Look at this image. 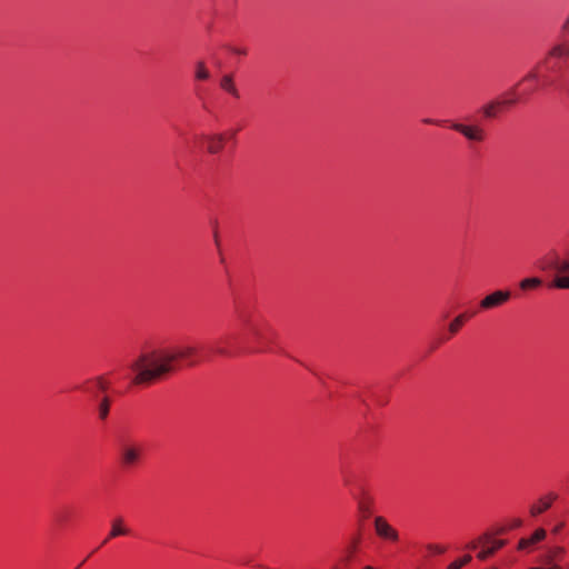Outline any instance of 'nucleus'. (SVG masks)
I'll return each mask as SVG.
<instances>
[{"label": "nucleus", "instance_id": "obj_1", "mask_svg": "<svg viewBox=\"0 0 569 569\" xmlns=\"http://www.w3.org/2000/svg\"><path fill=\"white\" fill-rule=\"evenodd\" d=\"M246 351L241 337L236 331H228L206 346H176L142 353L131 365L136 376L131 385H150L182 366H196L213 357L234 358Z\"/></svg>", "mask_w": 569, "mask_h": 569}, {"label": "nucleus", "instance_id": "obj_2", "mask_svg": "<svg viewBox=\"0 0 569 569\" xmlns=\"http://www.w3.org/2000/svg\"><path fill=\"white\" fill-rule=\"evenodd\" d=\"M232 303L236 319L252 343L249 351H273L277 333L262 316L257 298L249 293H237L233 296Z\"/></svg>", "mask_w": 569, "mask_h": 569}, {"label": "nucleus", "instance_id": "obj_3", "mask_svg": "<svg viewBox=\"0 0 569 569\" xmlns=\"http://www.w3.org/2000/svg\"><path fill=\"white\" fill-rule=\"evenodd\" d=\"M543 87L553 88L569 96V48L553 47L533 68Z\"/></svg>", "mask_w": 569, "mask_h": 569}, {"label": "nucleus", "instance_id": "obj_4", "mask_svg": "<svg viewBox=\"0 0 569 569\" xmlns=\"http://www.w3.org/2000/svg\"><path fill=\"white\" fill-rule=\"evenodd\" d=\"M549 89L543 87L537 70L531 69L525 77H522L512 88L505 92L506 97H510L513 104L526 103L532 94L539 90Z\"/></svg>", "mask_w": 569, "mask_h": 569}, {"label": "nucleus", "instance_id": "obj_5", "mask_svg": "<svg viewBox=\"0 0 569 569\" xmlns=\"http://www.w3.org/2000/svg\"><path fill=\"white\" fill-rule=\"evenodd\" d=\"M343 482L347 487L350 488L352 495L357 499L358 511L363 520L371 517L373 511L375 499L365 489L360 481H358L357 475L355 471L349 470L343 473Z\"/></svg>", "mask_w": 569, "mask_h": 569}, {"label": "nucleus", "instance_id": "obj_6", "mask_svg": "<svg viewBox=\"0 0 569 569\" xmlns=\"http://www.w3.org/2000/svg\"><path fill=\"white\" fill-rule=\"evenodd\" d=\"M237 132L238 130H228L219 133H203L198 137V140L207 153L217 156L223 151L228 140L236 138Z\"/></svg>", "mask_w": 569, "mask_h": 569}, {"label": "nucleus", "instance_id": "obj_7", "mask_svg": "<svg viewBox=\"0 0 569 569\" xmlns=\"http://www.w3.org/2000/svg\"><path fill=\"white\" fill-rule=\"evenodd\" d=\"M143 457V446L137 442H126L120 449V466L123 469L137 467Z\"/></svg>", "mask_w": 569, "mask_h": 569}, {"label": "nucleus", "instance_id": "obj_8", "mask_svg": "<svg viewBox=\"0 0 569 569\" xmlns=\"http://www.w3.org/2000/svg\"><path fill=\"white\" fill-rule=\"evenodd\" d=\"M360 537H353L351 541L341 550L332 569H352L357 561Z\"/></svg>", "mask_w": 569, "mask_h": 569}, {"label": "nucleus", "instance_id": "obj_9", "mask_svg": "<svg viewBox=\"0 0 569 569\" xmlns=\"http://www.w3.org/2000/svg\"><path fill=\"white\" fill-rule=\"evenodd\" d=\"M375 532L378 538L389 543H398L400 535L398 530L392 527L389 521L382 517L377 516L373 520Z\"/></svg>", "mask_w": 569, "mask_h": 569}, {"label": "nucleus", "instance_id": "obj_10", "mask_svg": "<svg viewBox=\"0 0 569 569\" xmlns=\"http://www.w3.org/2000/svg\"><path fill=\"white\" fill-rule=\"evenodd\" d=\"M450 129L461 133L466 139L472 142H483L487 139L486 130L478 124H463L460 122H451Z\"/></svg>", "mask_w": 569, "mask_h": 569}, {"label": "nucleus", "instance_id": "obj_11", "mask_svg": "<svg viewBox=\"0 0 569 569\" xmlns=\"http://www.w3.org/2000/svg\"><path fill=\"white\" fill-rule=\"evenodd\" d=\"M511 298L509 290H496L487 295L480 302V310H491L507 303Z\"/></svg>", "mask_w": 569, "mask_h": 569}, {"label": "nucleus", "instance_id": "obj_12", "mask_svg": "<svg viewBox=\"0 0 569 569\" xmlns=\"http://www.w3.org/2000/svg\"><path fill=\"white\" fill-rule=\"evenodd\" d=\"M476 315V311L473 312H463L457 316L450 323H449V336H445L442 338H439L436 340L431 346V351L436 350L441 343L449 340L451 336L459 332V330L463 327L466 321H468L471 317Z\"/></svg>", "mask_w": 569, "mask_h": 569}, {"label": "nucleus", "instance_id": "obj_13", "mask_svg": "<svg viewBox=\"0 0 569 569\" xmlns=\"http://www.w3.org/2000/svg\"><path fill=\"white\" fill-rule=\"evenodd\" d=\"M559 495L555 491H549L546 495L537 499L529 508L531 517H538L551 508L555 501H557Z\"/></svg>", "mask_w": 569, "mask_h": 569}, {"label": "nucleus", "instance_id": "obj_14", "mask_svg": "<svg viewBox=\"0 0 569 569\" xmlns=\"http://www.w3.org/2000/svg\"><path fill=\"white\" fill-rule=\"evenodd\" d=\"M510 97H506L503 94L502 99L492 100L486 104H483L480 109V112L482 113L483 118L486 119H495L498 117L499 112L503 108L512 107L513 103L509 102Z\"/></svg>", "mask_w": 569, "mask_h": 569}, {"label": "nucleus", "instance_id": "obj_15", "mask_svg": "<svg viewBox=\"0 0 569 569\" xmlns=\"http://www.w3.org/2000/svg\"><path fill=\"white\" fill-rule=\"evenodd\" d=\"M110 381L104 376H99L84 381L79 389L83 392L97 396L99 392H106L110 387Z\"/></svg>", "mask_w": 569, "mask_h": 569}, {"label": "nucleus", "instance_id": "obj_16", "mask_svg": "<svg viewBox=\"0 0 569 569\" xmlns=\"http://www.w3.org/2000/svg\"><path fill=\"white\" fill-rule=\"evenodd\" d=\"M130 533L131 529L126 526L124 519L122 517L114 518L111 522V530L103 543H107L110 539L120 536H129Z\"/></svg>", "mask_w": 569, "mask_h": 569}, {"label": "nucleus", "instance_id": "obj_17", "mask_svg": "<svg viewBox=\"0 0 569 569\" xmlns=\"http://www.w3.org/2000/svg\"><path fill=\"white\" fill-rule=\"evenodd\" d=\"M546 530L542 528L537 529L529 538H522L519 541L518 549L525 550L546 538Z\"/></svg>", "mask_w": 569, "mask_h": 569}, {"label": "nucleus", "instance_id": "obj_18", "mask_svg": "<svg viewBox=\"0 0 569 569\" xmlns=\"http://www.w3.org/2000/svg\"><path fill=\"white\" fill-rule=\"evenodd\" d=\"M53 517L59 527H64L71 521L73 510L70 507H61L54 512Z\"/></svg>", "mask_w": 569, "mask_h": 569}, {"label": "nucleus", "instance_id": "obj_19", "mask_svg": "<svg viewBox=\"0 0 569 569\" xmlns=\"http://www.w3.org/2000/svg\"><path fill=\"white\" fill-rule=\"evenodd\" d=\"M220 87L222 90H224L232 97H234L237 99L240 97L239 91L233 82L232 76H230V74L223 76L220 80Z\"/></svg>", "mask_w": 569, "mask_h": 569}, {"label": "nucleus", "instance_id": "obj_20", "mask_svg": "<svg viewBox=\"0 0 569 569\" xmlns=\"http://www.w3.org/2000/svg\"><path fill=\"white\" fill-rule=\"evenodd\" d=\"M211 77L209 69L207 68L203 61H198L194 68V80L196 81H207Z\"/></svg>", "mask_w": 569, "mask_h": 569}, {"label": "nucleus", "instance_id": "obj_21", "mask_svg": "<svg viewBox=\"0 0 569 569\" xmlns=\"http://www.w3.org/2000/svg\"><path fill=\"white\" fill-rule=\"evenodd\" d=\"M522 526V520L520 518H513L508 521L505 526H501L496 529L495 535L502 536L508 533L511 530L518 529Z\"/></svg>", "mask_w": 569, "mask_h": 569}, {"label": "nucleus", "instance_id": "obj_22", "mask_svg": "<svg viewBox=\"0 0 569 569\" xmlns=\"http://www.w3.org/2000/svg\"><path fill=\"white\" fill-rule=\"evenodd\" d=\"M542 286V279L538 277L525 278L519 282V288L523 291L535 290Z\"/></svg>", "mask_w": 569, "mask_h": 569}, {"label": "nucleus", "instance_id": "obj_23", "mask_svg": "<svg viewBox=\"0 0 569 569\" xmlns=\"http://www.w3.org/2000/svg\"><path fill=\"white\" fill-rule=\"evenodd\" d=\"M550 268L558 274H569V250L566 259H556Z\"/></svg>", "mask_w": 569, "mask_h": 569}, {"label": "nucleus", "instance_id": "obj_24", "mask_svg": "<svg viewBox=\"0 0 569 569\" xmlns=\"http://www.w3.org/2000/svg\"><path fill=\"white\" fill-rule=\"evenodd\" d=\"M110 407H111V399L108 397V396H104L100 403L98 405V416H99V419L104 421L108 416H109V412H110Z\"/></svg>", "mask_w": 569, "mask_h": 569}, {"label": "nucleus", "instance_id": "obj_25", "mask_svg": "<svg viewBox=\"0 0 569 569\" xmlns=\"http://www.w3.org/2000/svg\"><path fill=\"white\" fill-rule=\"evenodd\" d=\"M549 287L555 289H569V274L556 273Z\"/></svg>", "mask_w": 569, "mask_h": 569}, {"label": "nucleus", "instance_id": "obj_26", "mask_svg": "<svg viewBox=\"0 0 569 569\" xmlns=\"http://www.w3.org/2000/svg\"><path fill=\"white\" fill-rule=\"evenodd\" d=\"M491 540V533L486 532L478 537L476 540L470 541L465 546V549L467 550H476L480 546H486Z\"/></svg>", "mask_w": 569, "mask_h": 569}, {"label": "nucleus", "instance_id": "obj_27", "mask_svg": "<svg viewBox=\"0 0 569 569\" xmlns=\"http://www.w3.org/2000/svg\"><path fill=\"white\" fill-rule=\"evenodd\" d=\"M493 536H496L495 532L491 533V540L486 546L487 548H490V550H493L495 555L498 550L506 546L507 541L501 539H495Z\"/></svg>", "mask_w": 569, "mask_h": 569}, {"label": "nucleus", "instance_id": "obj_28", "mask_svg": "<svg viewBox=\"0 0 569 569\" xmlns=\"http://www.w3.org/2000/svg\"><path fill=\"white\" fill-rule=\"evenodd\" d=\"M565 553V549L561 548V547H556L553 548L552 550L549 551L547 558H548V562H552V561H556V560H559L562 555Z\"/></svg>", "mask_w": 569, "mask_h": 569}, {"label": "nucleus", "instance_id": "obj_29", "mask_svg": "<svg viewBox=\"0 0 569 569\" xmlns=\"http://www.w3.org/2000/svg\"><path fill=\"white\" fill-rule=\"evenodd\" d=\"M427 550L432 555H442L447 551V547L436 543H429Z\"/></svg>", "mask_w": 569, "mask_h": 569}, {"label": "nucleus", "instance_id": "obj_30", "mask_svg": "<svg viewBox=\"0 0 569 569\" xmlns=\"http://www.w3.org/2000/svg\"><path fill=\"white\" fill-rule=\"evenodd\" d=\"M482 549L478 552L477 558L481 561H485L493 556V550L487 548V546H481Z\"/></svg>", "mask_w": 569, "mask_h": 569}, {"label": "nucleus", "instance_id": "obj_31", "mask_svg": "<svg viewBox=\"0 0 569 569\" xmlns=\"http://www.w3.org/2000/svg\"><path fill=\"white\" fill-rule=\"evenodd\" d=\"M230 52L238 56H247L248 49L244 47H230Z\"/></svg>", "mask_w": 569, "mask_h": 569}, {"label": "nucleus", "instance_id": "obj_32", "mask_svg": "<svg viewBox=\"0 0 569 569\" xmlns=\"http://www.w3.org/2000/svg\"><path fill=\"white\" fill-rule=\"evenodd\" d=\"M423 123H427V124H436V126H446L447 123H451L449 120H433V119H423L422 120Z\"/></svg>", "mask_w": 569, "mask_h": 569}, {"label": "nucleus", "instance_id": "obj_33", "mask_svg": "<svg viewBox=\"0 0 569 569\" xmlns=\"http://www.w3.org/2000/svg\"><path fill=\"white\" fill-rule=\"evenodd\" d=\"M463 566L461 563V561L459 559L452 561L451 563H449V566L447 567V569H461Z\"/></svg>", "mask_w": 569, "mask_h": 569}, {"label": "nucleus", "instance_id": "obj_34", "mask_svg": "<svg viewBox=\"0 0 569 569\" xmlns=\"http://www.w3.org/2000/svg\"><path fill=\"white\" fill-rule=\"evenodd\" d=\"M459 560L461 561L462 566H466L472 560V557L471 555H465L463 557L459 558Z\"/></svg>", "mask_w": 569, "mask_h": 569}, {"label": "nucleus", "instance_id": "obj_35", "mask_svg": "<svg viewBox=\"0 0 569 569\" xmlns=\"http://www.w3.org/2000/svg\"><path fill=\"white\" fill-rule=\"evenodd\" d=\"M194 93H196V96H197L198 98H200V99H201V98L203 97V93H204V92H203V89H202L200 86H197V87L194 88Z\"/></svg>", "mask_w": 569, "mask_h": 569}, {"label": "nucleus", "instance_id": "obj_36", "mask_svg": "<svg viewBox=\"0 0 569 569\" xmlns=\"http://www.w3.org/2000/svg\"><path fill=\"white\" fill-rule=\"evenodd\" d=\"M563 523H560L558 525L556 528H555V532H559L562 528H563Z\"/></svg>", "mask_w": 569, "mask_h": 569}, {"label": "nucleus", "instance_id": "obj_37", "mask_svg": "<svg viewBox=\"0 0 569 569\" xmlns=\"http://www.w3.org/2000/svg\"><path fill=\"white\" fill-rule=\"evenodd\" d=\"M565 28L569 30V19L567 20Z\"/></svg>", "mask_w": 569, "mask_h": 569}, {"label": "nucleus", "instance_id": "obj_38", "mask_svg": "<svg viewBox=\"0 0 569 569\" xmlns=\"http://www.w3.org/2000/svg\"><path fill=\"white\" fill-rule=\"evenodd\" d=\"M379 405L380 406L385 405V400L379 401Z\"/></svg>", "mask_w": 569, "mask_h": 569}, {"label": "nucleus", "instance_id": "obj_39", "mask_svg": "<svg viewBox=\"0 0 569 569\" xmlns=\"http://www.w3.org/2000/svg\"><path fill=\"white\" fill-rule=\"evenodd\" d=\"M363 569H373V568H372V567H370V566H367V567H365Z\"/></svg>", "mask_w": 569, "mask_h": 569}]
</instances>
